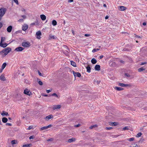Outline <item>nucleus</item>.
<instances>
[{"label": "nucleus", "mask_w": 147, "mask_h": 147, "mask_svg": "<svg viewBox=\"0 0 147 147\" xmlns=\"http://www.w3.org/2000/svg\"><path fill=\"white\" fill-rule=\"evenodd\" d=\"M22 17L24 19H25L26 18V16H22Z\"/></svg>", "instance_id": "e2e57ef3"}, {"label": "nucleus", "mask_w": 147, "mask_h": 147, "mask_svg": "<svg viewBox=\"0 0 147 147\" xmlns=\"http://www.w3.org/2000/svg\"><path fill=\"white\" fill-rule=\"evenodd\" d=\"M51 96H55V97H57V98H59V96L56 93H54L52 95H51Z\"/></svg>", "instance_id": "c85d7f7f"}, {"label": "nucleus", "mask_w": 147, "mask_h": 147, "mask_svg": "<svg viewBox=\"0 0 147 147\" xmlns=\"http://www.w3.org/2000/svg\"><path fill=\"white\" fill-rule=\"evenodd\" d=\"M42 96H48V95H47V94H42Z\"/></svg>", "instance_id": "0e129e2a"}, {"label": "nucleus", "mask_w": 147, "mask_h": 147, "mask_svg": "<svg viewBox=\"0 0 147 147\" xmlns=\"http://www.w3.org/2000/svg\"><path fill=\"white\" fill-rule=\"evenodd\" d=\"M0 79L2 81H4L5 80V78L4 77V76L3 75H2L0 77Z\"/></svg>", "instance_id": "dca6fc26"}, {"label": "nucleus", "mask_w": 147, "mask_h": 147, "mask_svg": "<svg viewBox=\"0 0 147 147\" xmlns=\"http://www.w3.org/2000/svg\"><path fill=\"white\" fill-rule=\"evenodd\" d=\"M22 45L24 47H28V43L27 42H24L22 43Z\"/></svg>", "instance_id": "4468645a"}, {"label": "nucleus", "mask_w": 147, "mask_h": 147, "mask_svg": "<svg viewBox=\"0 0 147 147\" xmlns=\"http://www.w3.org/2000/svg\"><path fill=\"white\" fill-rule=\"evenodd\" d=\"M52 91V90H46V91L47 93H49L51 92Z\"/></svg>", "instance_id": "37998d69"}, {"label": "nucleus", "mask_w": 147, "mask_h": 147, "mask_svg": "<svg viewBox=\"0 0 147 147\" xmlns=\"http://www.w3.org/2000/svg\"><path fill=\"white\" fill-rule=\"evenodd\" d=\"M103 6H104V7H106V5L105 4H104V5H103Z\"/></svg>", "instance_id": "774afa93"}, {"label": "nucleus", "mask_w": 147, "mask_h": 147, "mask_svg": "<svg viewBox=\"0 0 147 147\" xmlns=\"http://www.w3.org/2000/svg\"><path fill=\"white\" fill-rule=\"evenodd\" d=\"M5 37H1L0 43H2L5 40Z\"/></svg>", "instance_id": "2f4dec72"}, {"label": "nucleus", "mask_w": 147, "mask_h": 147, "mask_svg": "<svg viewBox=\"0 0 147 147\" xmlns=\"http://www.w3.org/2000/svg\"><path fill=\"white\" fill-rule=\"evenodd\" d=\"M52 125H49L48 126H44L40 128V130H42L44 129H45L48 128H49L50 127H51Z\"/></svg>", "instance_id": "9d476101"}, {"label": "nucleus", "mask_w": 147, "mask_h": 147, "mask_svg": "<svg viewBox=\"0 0 147 147\" xmlns=\"http://www.w3.org/2000/svg\"><path fill=\"white\" fill-rule=\"evenodd\" d=\"M17 4H18V0H13Z\"/></svg>", "instance_id": "a18cd8bd"}, {"label": "nucleus", "mask_w": 147, "mask_h": 147, "mask_svg": "<svg viewBox=\"0 0 147 147\" xmlns=\"http://www.w3.org/2000/svg\"><path fill=\"white\" fill-rule=\"evenodd\" d=\"M75 140V139L74 138H72L71 139H69L67 142H68L71 143L74 141Z\"/></svg>", "instance_id": "6ab92c4d"}, {"label": "nucleus", "mask_w": 147, "mask_h": 147, "mask_svg": "<svg viewBox=\"0 0 147 147\" xmlns=\"http://www.w3.org/2000/svg\"><path fill=\"white\" fill-rule=\"evenodd\" d=\"M109 18V16H106L105 18V19L106 20V19H108Z\"/></svg>", "instance_id": "052dcab7"}, {"label": "nucleus", "mask_w": 147, "mask_h": 147, "mask_svg": "<svg viewBox=\"0 0 147 147\" xmlns=\"http://www.w3.org/2000/svg\"><path fill=\"white\" fill-rule=\"evenodd\" d=\"M6 63H4L1 66V69L2 70H3L5 68V67L6 65Z\"/></svg>", "instance_id": "bb28decb"}, {"label": "nucleus", "mask_w": 147, "mask_h": 147, "mask_svg": "<svg viewBox=\"0 0 147 147\" xmlns=\"http://www.w3.org/2000/svg\"><path fill=\"white\" fill-rule=\"evenodd\" d=\"M42 35V33L40 31H38L36 32V38L38 39H40L41 38V36Z\"/></svg>", "instance_id": "f03ea898"}, {"label": "nucleus", "mask_w": 147, "mask_h": 147, "mask_svg": "<svg viewBox=\"0 0 147 147\" xmlns=\"http://www.w3.org/2000/svg\"><path fill=\"white\" fill-rule=\"evenodd\" d=\"M103 57V55H101L99 57V58H100V59H101Z\"/></svg>", "instance_id": "bf43d9fd"}, {"label": "nucleus", "mask_w": 147, "mask_h": 147, "mask_svg": "<svg viewBox=\"0 0 147 147\" xmlns=\"http://www.w3.org/2000/svg\"><path fill=\"white\" fill-rule=\"evenodd\" d=\"M71 65L73 66L74 67H76V63L74 61H71Z\"/></svg>", "instance_id": "c756f323"}, {"label": "nucleus", "mask_w": 147, "mask_h": 147, "mask_svg": "<svg viewBox=\"0 0 147 147\" xmlns=\"http://www.w3.org/2000/svg\"><path fill=\"white\" fill-rule=\"evenodd\" d=\"M125 75L127 77H130V75L127 74H125Z\"/></svg>", "instance_id": "13d9d810"}, {"label": "nucleus", "mask_w": 147, "mask_h": 147, "mask_svg": "<svg viewBox=\"0 0 147 147\" xmlns=\"http://www.w3.org/2000/svg\"><path fill=\"white\" fill-rule=\"evenodd\" d=\"M11 51V48L7 47L4 49L2 51L0 52V54L2 56H5L6 55Z\"/></svg>", "instance_id": "f257e3e1"}, {"label": "nucleus", "mask_w": 147, "mask_h": 147, "mask_svg": "<svg viewBox=\"0 0 147 147\" xmlns=\"http://www.w3.org/2000/svg\"><path fill=\"white\" fill-rule=\"evenodd\" d=\"M24 93L25 94H28V89L27 88L26 89L24 90Z\"/></svg>", "instance_id": "e433bc0d"}, {"label": "nucleus", "mask_w": 147, "mask_h": 147, "mask_svg": "<svg viewBox=\"0 0 147 147\" xmlns=\"http://www.w3.org/2000/svg\"><path fill=\"white\" fill-rule=\"evenodd\" d=\"M86 37L89 36H90V35L89 34H86L84 35Z\"/></svg>", "instance_id": "603ef678"}, {"label": "nucleus", "mask_w": 147, "mask_h": 147, "mask_svg": "<svg viewBox=\"0 0 147 147\" xmlns=\"http://www.w3.org/2000/svg\"><path fill=\"white\" fill-rule=\"evenodd\" d=\"M97 127V125H95L92 126H91L90 127V128L92 129L96 127Z\"/></svg>", "instance_id": "72a5a7b5"}, {"label": "nucleus", "mask_w": 147, "mask_h": 147, "mask_svg": "<svg viewBox=\"0 0 147 147\" xmlns=\"http://www.w3.org/2000/svg\"><path fill=\"white\" fill-rule=\"evenodd\" d=\"M38 74L40 76H43V75H42V74L40 73V72L39 71H38Z\"/></svg>", "instance_id": "4c0bfd02"}, {"label": "nucleus", "mask_w": 147, "mask_h": 147, "mask_svg": "<svg viewBox=\"0 0 147 147\" xmlns=\"http://www.w3.org/2000/svg\"><path fill=\"white\" fill-rule=\"evenodd\" d=\"M118 123L116 122H111L110 123V125L113 126H116L117 125Z\"/></svg>", "instance_id": "393cba45"}, {"label": "nucleus", "mask_w": 147, "mask_h": 147, "mask_svg": "<svg viewBox=\"0 0 147 147\" xmlns=\"http://www.w3.org/2000/svg\"><path fill=\"white\" fill-rule=\"evenodd\" d=\"M127 129H128V128L127 127H124L123 128V130H125Z\"/></svg>", "instance_id": "a19ab883"}, {"label": "nucleus", "mask_w": 147, "mask_h": 147, "mask_svg": "<svg viewBox=\"0 0 147 147\" xmlns=\"http://www.w3.org/2000/svg\"><path fill=\"white\" fill-rule=\"evenodd\" d=\"M99 50V49H94L92 50V52L93 53H94L98 51Z\"/></svg>", "instance_id": "c9c22d12"}, {"label": "nucleus", "mask_w": 147, "mask_h": 147, "mask_svg": "<svg viewBox=\"0 0 147 147\" xmlns=\"http://www.w3.org/2000/svg\"><path fill=\"white\" fill-rule=\"evenodd\" d=\"M31 144H28V147H29L30 146H31Z\"/></svg>", "instance_id": "69168bd1"}, {"label": "nucleus", "mask_w": 147, "mask_h": 147, "mask_svg": "<svg viewBox=\"0 0 147 147\" xmlns=\"http://www.w3.org/2000/svg\"><path fill=\"white\" fill-rule=\"evenodd\" d=\"M33 127L32 126H30L29 127H28V129H31Z\"/></svg>", "instance_id": "49530a36"}, {"label": "nucleus", "mask_w": 147, "mask_h": 147, "mask_svg": "<svg viewBox=\"0 0 147 147\" xmlns=\"http://www.w3.org/2000/svg\"><path fill=\"white\" fill-rule=\"evenodd\" d=\"M5 10L4 9H0V16L2 17L5 14Z\"/></svg>", "instance_id": "20e7f679"}, {"label": "nucleus", "mask_w": 147, "mask_h": 147, "mask_svg": "<svg viewBox=\"0 0 147 147\" xmlns=\"http://www.w3.org/2000/svg\"><path fill=\"white\" fill-rule=\"evenodd\" d=\"M6 125H8V126H11V124L10 123H7L6 124Z\"/></svg>", "instance_id": "de8ad7c7"}, {"label": "nucleus", "mask_w": 147, "mask_h": 147, "mask_svg": "<svg viewBox=\"0 0 147 147\" xmlns=\"http://www.w3.org/2000/svg\"><path fill=\"white\" fill-rule=\"evenodd\" d=\"M32 93L31 92L28 91V96H30L31 95H32Z\"/></svg>", "instance_id": "c03bdc74"}, {"label": "nucleus", "mask_w": 147, "mask_h": 147, "mask_svg": "<svg viewBox=\"0 0 147 147\" xmlns=\"http://www.w3.org/2000/svg\"><path fill=\"white\" fill-rule=\"evenodd\" d=\"M12 28V26H9L7 29V31L9 32H11Z\"/></svg>", "instance_id": "f8f14e48"}, {"label": "nucleus", "mask_w": 147, "mask_h": 147, "mask_svg": "<svg viewBox=\"0 0 147 147\" xmlns=\"http://www.w3.org/2000/svg\"><path fill=\"white\" fill-rule=\"evenodd\" d=\"M28 29V26H26L25 27L23 26L22 27V30H23L25 31L27 30Z\"/></svg>", "instance_id": "f704fd0d"}, {"label": "nucleus", "mask_w": 147, "mask_h": 147, "mask_svg": "<svg viewBox=\"0 0 147 147\" xmlns=\"http://www.w3.org/2000/svg\"><path fill=\"white\" fill-rule=\"evenodd\" d=\"M143 25L144 26H145L146 25V23L145 22H144L143 23Z\"/></svg>", "instance_id": "680f3d73"}, {"label": "nucleus", "mask_w": 147, "mask_h": 147, "mask_svg": "<svg viewBox=\"0 0 147 147\" xmlns=\"http://www.w3.org/2000/svg\"><path fill=\"white\" fill-rule=\"evenodd\" d=\"M52 24L54 26H55L57 24V22L55 20H53L52 23Z\"/></svg>", "instance_id": "a878e982"}, {"label": "nucleus", "mask_w": 147, "mask_h": 147, "mask_svg": "<svg viewBox=\"0 0 147 147\" xmlns=\"http://www.w3.org/2000/svg\"><path fill=\"white\" fill-rule=\"evenodd\" d=\"M118 9L120 11H123L127 9V8L124 6H118Z\"/></svg>", "instance_id": "39448f33"}, {"label": "nucleus", "mask_w": 147, "mask_h": 147, "mask_svg": "<svg viewBox=\"0 0 147 147\" xmlns=\"http://www.w3.org/2000/svg\"><path fill=\"white\" fill-rule=\"evenodd\" d=\"M86 68L87 69V71L88 73L90 72V67L89 65H88L87 67H86Z\"/></svg>", "instance_id": "4be33fe9"}, {"label": "nucleus", "mask_w": 147, "mask_h": 147, "mask_svg": "<svg viewBox=\"0 0 147 147\" xmlns=\"http://www.w3.org/2000/svg\"><path fill=\"white\" fill-rule=\"evenodd\" d=\"M73 74L75 77H80L81 76V74L79 72H75L73 71Z\"/></svg>", "instance_id": "1a4fd4ad"}, {"label": "nucleus", "mask_w": 147, "mask_h": 147, "mask_svg": "<svg viewBox=\"0 0 147 147\" xmlns=\"http://www.w3.org/2000/svg\"><path fill=\"white\" fill-rule=\"evenodd\" d=\"M56 38V37L55 36H54L53 35H52L50 34V35L49 36V39H55Z\"/></svg>", "instance_id": "aec40b11"}, {"label": "nucleus", "mask_w": 147, "mask_h": 147, "mask_svg": "<svg viewBox=\"0 0 147 147\" xmlns=\"http://www.w3.org/2000/svg\"><path fill=\"white\" fill-rule=\"evenodd\" d=\"M92 63L93 64H95L97 62L96 60L94 58L92 59L91 60Z\"/></svg>", "instance_id": "412c9836"}, {"label": "nucleus", "mask_w": 147, "mask_h": 147, "mask_svg": "<svg viewBox=\"0 0 147 147\" xmlns=\"http://www.w3.org/2000/svg\"><path fill=\"white\" fill-rule=\"evenodd\" d=\"M80 124H78L76 125H75V127H78L80 126Z\"/></svg>", "instance_id": "3c124183"}, {"label": "nucleus", "mask_w": 147, "mask_h": 147, "mask_svg": "<svg viewBox=\"0 0 147 147\" xmlns=\"http://www.w3.org/2000/svg\"><path fill=\"white\" fill-rule=\"evenodd\" d=\"M145 68L143 67H141L138 69V71L140 72L143 70H144L145 69Z\"/></svg>", "instance_id": "5701e85b"}, {"label": "nucleus", "mask_w": 147, "mask_h": 147, "mask_svg": "<svg viewBox=\"0 0 147 147\" xmlns=\"http://www.w3.org/2000/svg\"><path fill=\"white\" fill-rule=\"evenodd\" d=\"M23 20L22 19H20L19 20H18V21L19 22H23Z\"/></svg>", "instance_id": "09e8293b"}, {"label": "nucleus", "mask_w": 147, "mask_h": 147, "mask_svg": "<svg viewBox=\"0 0 147 147\" xmlns=\"http://www.w3.org/2000/svg\"><path fill=\"white\" fill-rule=\"evenodd\" d=\"M112 128L111 127H106V129H108V130L110 129H111Z\"/></svg>", "instance_id": "6e6d98bb"}, {"label": "nucleus", "mask_w": 147, "mask_h": 147, "mask_svg": "<svg viewBox=\"0 0 147 147\" xmlns=\"http://www.w3.org/2000/svg\"><path fill=\"white\" fill-rule=\"evenodd\" d=\"M8 119H9V120H11V118H10V117H9V118H8Z\"/></svg>", "instance_id": "338daca9"}, {"label": "nucleus", "mask_w": 147, "mask_h": 147, "mask_svg": "<svg viewBox=\"0 0 147 147\" xmlns=\"http://www.w3.org/2000/svg\"><path fill=\"white\" fill-rule=\"evenodd\" d=\"M142 134L141 132L138 133L137 134L136 136L137 138H139L140 137Z\"/></svg>", "instance_id": "7c9ffc66"}, {"label": "nucleus", "mask_w": 147, "mask_h": 147, "mask_svg": "<svg viewBox=\"0 0 147 147\" xmlns=\"http://www.w3.org/2000/svg\"><path fill=\"white\" fill-rule=\"evenodd\" d=\"M94 69L95 70L99 71L100 69V66L99 65H96Z\"/></svg>", "instance_id": "ddd939ff"}, {"label": "nucleus", "mask_w": 147, "mask_h": 147, "mask_svg": "<svg viewBox=\"0 0 147 147\" xmlns=\"http://www.w3.org/2000/svg\"><path fill=\"white\" fill-rule=\"evenodd\" d=\"M1 115L3 116L9 115L8 113L5 112V111H3V112L1 113Z\"/></svg>", "instance_id": "a211bd4d"}, {"label": "nucleus", "mask_w": 147, "mask_h": 147, "mask_svg": "<svg viewBox=\"0 0 147 147\" xmlns=\"http://www.w3.org/2000/svg\"><path fill=\"white\" fill-rule=\"evenodd\" d=\"M118 86L122 87H131V85L130 84H125L122 83H119L118 84Z\"/></svg>", "instance_id": "7ed1b4c3"}, {"label": "nucleus", "mask_w": 147, "mask_h": 147, "mask_svg": "<svg viewBox=\"0 0 147 147\" xmlns=\"http://www.w3.org/2000/svg\"><path fill=\"white\" fill-rule=\"evenodd\" d=\"M73 0H69L68 1V2L69 3H71L73 2Z\"/></svg>", "instance_id": "4d7b16f0"}, {"label": "nucleus", "mask_w": 147, "mask_h": 147, "mask_svg": "<svg viewBox=\"0 0 147 147\" xmlns=\"http://www.w3.org/2000/svg\"><path fill=\"white\" fill-rule=\"evenodd\" d=\"M40 17L42 20L44 21L46 19V16L44 15H40Z\"/></svg>", "instance_id": "2eb2a0df"}, {"label": "nucleus", "mask_w": 147, "mask_h": 147, "mask_svg": "<svg viewBox=\"0 0 147 147\" xmlns=\"http://www.w3.org/2000/svg\"><path fill=\"white\" fill-rule=\"evenodd\" d=\"M147 64V62H144L140 64V65H144L146 64Z\"/></svg>", "instance_id": "79ce46f5"}, {"label": "nucleus", "mask_w": 147, "mask_h": 147, "mask_svg": "<svg viewBox=\"0 0 147 147\" xmlns=\"http://www.w3.org/2000/svg\"><path fill=\"white\" fill-rule=\"evenodd\" d=\"M24 49V48L21 47H19L16 48L15 51L17 52L21 51Z\"/></svg>", "instance_id": "423d86ee"}, {"label": "nucleus", "mask_w": 147, "mask_h": 147, "mask_svg": "<svg viewBox=\"0 0 147 147\" xmlns=\"http://www.w3.org/2000/svg\"><path fill=\"white\" fill-rule=\"evenodd\" d=\"M53 140V139L51 138L49 139H48L47 140V141H52Z\"/></svg>", "instance_id": "8fccbe9b"}, {"label": "nucleus", "mask_w": 147, "mask_h": 147, "mask_svg": "<svg viewBox=\"0 0 147 147\" xmlns=\"http://www.w3.org/2000/svg\"><path fill=\"white\" fill-rule=\"evenodd\" d=\"M8 44L6 43H3V42L0 43V46L3 48H5L7 47Z\"/></svg>", "instance_id": "9b49d317"}, {"label": "nucleus", "mask_w": 147, "mask_h": 147, "mask_svg": "<svg viewBox=\"0 0 147 147\" xmlns=\"http://www.w3.org/2000/svg\"><path fill=\"white\" fill-rule=\"evenodd\" d=\"M22 147H28V144H25L23 145Z\"/></svg>", "instance_id": "864d4df0"}, {"label": "nucleus", "mask_w": 147, "mask_h": 147, "mask_svg": "<svg viewBox=\"0 0 147 147\" xmlns=\"http://www.w3.org/2000/svg\"><path fill=\"white\" fill-rule=\"evenodd\" d=\"M134 138H128L127 139V140L129 141H132L134 140Z\"/></svg>", "instance_id": "473e14b6"}, {"label": "nucleus", "mask_w": 147, "mask_h": 147, "mask_svg": "<svg viewBox=\"0 0 147 147\" xmlns=\"http://www.w3.org/2000/svg\"><path fill=\"white\" fill-rule=\"evenodd\" d=\"M35 23H33L31 24L30 25V26H34V25H35Z\"/></svg>", "instance_id": "5fc2aeb1"}, {"label": "nucleus", "mask_w": 147, "mask_h": 147, "mask_svg": "<svg viewBox=\"0 0 147 147\" xmlns=\"http://www.w3.org/2000/svg\"><path fill=\"white\" fill-rule=\"evenodd\" d=\"M114 88L116 90L118 91H121L123 90V88L121 87H115Z\"/></svg>", "instance_id": "f3484780"}, {"label": "nucleus", "mask_w": 147, "mask_h": 147, "mask_svg": "<svg viewBox=\"0 0 147 147\" xmlns=\"http://www.w3.org/2000/svg\"><path fill=\"white\" fill-rule=\"evenodd\" d=\"M8 119L6 117H3L2 119V121L3 122L5 123L7 121Z\"/></svg>", "instance_id": "b1692460"}, {"label": "nucleus", "mask_w": 147, "mask_h": 147, "mask_svg": "<svg viewBox=\"0 0 147 147\" xmlns=\"http://www.w3.org/2000/svg\"><path fill=\"white\" fill-rule=\"evenodd\" d=\"M38 83L40 85H42L43 84L42 82L40 81H38Z\"/></svg>", "instance_id": "58836bf2"}, {"label": "nucleus", "mask_w": 147, "mask_h": 147, "mask_svg": "<svg viewBox=\"0 0 147 147\" xmlns=\"http://www.w3.org/2000/svg\"><path fill=\"white\" fill-rule=\"evenodd\" d=\"M34 138V137L33 136H30L29 138L30 140H31L32 139H33Z\"/></svg>", "instance_id": "ea45409f"}, {"label": "nucleus", "mask_w": 147, "mask_h": 147, "mask_svg": "<svg viewBox=\"0 0 147 147\" xmlns=\"http://www.w3.org/2000/svg\"><path fill=\"white\" fill-rule=\"evenodd\" d=\"M60 105H54L53 106V110L57 109H59L61 107Z\"/></svg>", "instance_id": "6e6552de"}, {"label": "nucleus", "mask_w": 147, "mask_h": 147, "mask_svg": "<svg viewBox=\"0 0 147 147\" xmlns=\"http://www.w3.org/2000/svg\"><path fill=\"white\" fill-rule=\"evenodd\" d=\"M17 143H18L17 141V140H13L11 141V144L13 145L16 144Z\"/></svg>", "instance_id": "cd10ccee"}, {"label": "nucleus", "mask_w": 147, "mask_h": 147, "mask_svg": "<svg viewBox=\"0 0 147 147\" xmlns=\"http://www.w3.org/2000/svg\"><path fill=\"white\" fill-rule=\"evenodd\" d=\"M53 118V116L52 115H49L45 118L44 119L47 121H48L50 119Z\"/></svg>", "instance_id": "0eeeda50"}]
</instances>
